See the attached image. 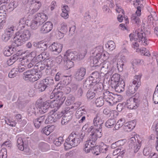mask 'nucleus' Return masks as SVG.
<instances>
[{
	"label": "nucleus",
	"instance_id": "052dcab7",
	"mask_svg": "<svg viewBox=\"0 0 158 158\" xmlns=\"http://www.w3.org/2000/svg\"><path fill=\"white\" fill-rule=\"evenodd\" d=\"M33 122L35 127L37 128H39L41 126L43 125L42 123H40V121L37 118L34 119L33 120Z\"/></svg>",
	"mask_w": 158,
	"mask_h": 158
},
{
	"label": "nucleus",
	"instance_id": "774afa93",
	"mask_svg": "<svg viewBox=\"0 0 158 158\" xmlns=\"http://www.w3.org/2000/svg\"><path fill=\"white\" fill-rule=\"evenodd\" d=\"M129 146L131 148H132V146H134V145H136L137 144L136 143V140L135 137H131L129 141Z\"/></svg>",
	"mask_w": 158,
	"mask_h": 158
},
{
	"label": "nucleus",
	"instance_id": "8fccbe9b",
	"mask_svg": "<svg viewBox=\"0 0 158 158\" xmlns=\"http://www.w3.org/2000/svg\"><path fill=\"white\" fill-rule=\"evenodd\" d=\"M19 75L18 68H13L10 71V78H13Z\"/></svg>",
	"mask_w": 158,
	"mask_h": 158
},
{
	"label": "nucleus",
	"instance_id": "79ce46f5",
	"mask_svg": "<svg viewBox=\"0 0 158 158\" xmlns=\"http://www.w3.org/2000/svg\"><path fill=\"white\" fill-rule=\"evenodd\" d=\"M75 100V98L71 94L69 95L67 100L65 102V104L67 106H69L73 103Z\"/></svg>",
	"mask_w": 158,
	"mask_h": 158
},
{
	"label": "nucleus",
	"instance_id": "a878e982",
	"mask_svg": "<svg viewBox=\"0 0 158 158\" xmlns=\"http://www.w3.org/2000/svg\"><path fill=\"white\" fill-rule=\"evenodd\" d=\"M91 140H87L86 141L85 144V147L84 150L86 153H88L90 152V151H92L93 148L96 145L91 142Z\"/></svg>",
	"mask_w": 158,
	"mask_h": 158
},
{
	"label": "nucleus",
	"instance_id": "4d7b16f0",
	"mask_svg": "<svg viewBox=\"0 0 158 158\" xmlns=\"http://www.w3.org/2000/svg\"><path fill=\"white\" fill-rule=\"evenodd\" d=\"M76 56L75 57V60H80L82 59L85 57V54L83 53V54L81 53H77L75 55Z\"/></svg>",
	"mask_w": 158,
	"mask_h": 158
},
{
	"label": "nucleus",
	"instance_id": "338daca9",
	"mask_svg": "<svg viewBox=\"0 0 158 158\" xmlns=\"http://www.w3.org/2000/svg\"><path fill=\"white\" fill-rule=\"evenodd\" d=\"M108 64L109 63L107 62L103 64L101 68V70L107 72L109 68Z\"/></svg>",
	"mask_w": 158,
	"mask_h": 158
},
{
	"label": "nucleus",
	"instance_id": "2f4dec72",
	"mask_svg": "<svg viewBox=\"0 0 158 158\" xmlns=\"http://www.w3.org/2000/svg\"><path fill=\"white\" fill-rule=\"evenodd\" d=\"M39 149L43 152H46L50 149V146L47 143L41 142L39 144Z\"/></svg>",
	"mask_w": 158,
	"mask_h": 158
},
{
	"label": "nucleus",
	"instance_id": "bb28decb",
	"mask_svg": "<svg viewBox=\"0 0 158 158\" xmlns=\"http://www.w3.org/2000/svg\"><path fill=\"white\" fill-rule=\"evenodd\" d=\"M143 32H137V33H136V32L134 36H135V37L136 38V39H134V40H138V41L140 42L141 41H142V39H143V40L144 41L143 43L144 44H143V45H144L145 46L148 45L147 43V39L145 37H143Z\"/></svg>",
	"mask_w": 158,
	"mask_h": 158
},
{
	"label": "nucleus",
	"instance_id": "f704fd0d",
	"mask_svg": "<svg viewBox=\"0 0 158 158\" xmlns=\"http://www.w3.org/2000/svg\"><path fill=\"white\" fill-rule=\"evenodd\" d=\"M64 68L66 70H68L73 67L74 66L73 60H64Z\"/></svg>",
	"mask_w": 158,
	"mask_h": 158
},
{
	"label": "nucleus",
	"instance_id": "473e14b6",
	"mask_svg": "<svg viewBox=\"0 0 158 158\" xmlns=\"http://www.w3.org/2000/svg\"><path fill=\"white\" fill-rule=\"evenodd\" d=\"M48 47V44L44 43H40L38 46L37 49H36V52H46L45 51L47 50Z\"/></svg>",
	"mask_w": 158,
	"mask_h": 158
},
{
	"label": "nucleus",
	"instance_id": "f3484780",
	"mask_svg": "<svg viewBox=\"0 0 158 158\" xmlns=\"http://www.w3.org/2000/svg\"><path fill=\"white\" fill-rule=\"evenodd\" d=\"M139 87L136 85L131 83H130L127 87V89L126 92V95L128 96L132 95L138 89Z\"/></svg>",
	"mask_w": 158,
	"mask_h": 158
},
{
	"label": "nucleus",
	"instance_id": "20e7f679",
	"mask_svg": "<svg viewBox=\"0 0 158 158\" xmlns=\"http://www.w3.org/2000/svg\"><path fill=\"white\" fill-rule=\"evenodd\" d=\"M101 76L100 73L98 71L93 72L90 76L88 77L83 83V86L89 87L91 84L101 83Z\"/></svg>",
	"mask_w": 158,
	"mask_h": 158
},
{
	"label": "nucleus",
	"instance_id": "f8f14e48",
	"mask_svg": "<svg viewBox=\"0 0 158 158\" xmlns=\"http://www.w3.org/2000/svg\"><path fill=\"white\" fill-rule=\"evenodd\" d=\"M102 97L106 102L111 104V102L113 101L114 99L117 96L113 93L110 92L109 91L104 90L103 93Z\"/></svg>",
	"mask_w": 158,
	"mask_h": 158
},
{
	"label": "nucleus",
	"instance_id": "603ef678",
	"mask_svg": "<svg viewBox=\"0 0 158 158\" xmlns=\"http://www.w3.org/2000/svg\"><path fill=\"white\" fill-rule=\"evenodd\" d=\"M52 128V127H45L43 128L42 130L41 131V132L42 133H44L46 135H48L50 134L52 131H51Z\"/></svg>",
	"mask_w": 158,
	"mask_h": 158
},
{
	"label": "nucleus",
	"instance_id": "f03ea898",
	"mask_svg": "<svg viewBox=\"0 0 158 158\" xmlns=\"http://www.w3.org/2000/svg\"><path fill=\"white\" fill-rule=\"evenodd\" d=\"M47 19V16L44 13H38L35 15L34 19L31 21L30 26L32 29H36L42 24Z\"/></svg>",
	"mask_w": 158,
	"mask_h": 158
},
{
	"label": "nucleus",
	"instance_id": "cd10ccee",
	"mask_svg": "<svg viewBox=\"0 0 158 158\" xmlns=\"http://www.w3.org/2000/svg\"><path fill=\"white\" fill-rule=\"evenodd\" d=\"M34 69L35 71L36 72L37 74H40V73L41 74L42 77V74L41 72L45 69H47V67L46 65H45L44 62L43 63L41 64L40 65H35Z\"/></svg>",
	"mask_w": 158,
	"mask_h": 158
},
{
	"label": "nucleus",
	"instance_id": "5fc2aeb1",
	"mask_svg": "<svg viewBox=\"0 0 158 158\" xmlns=\"http://www.w3.org/2000/svg\"><path fill=\"white\" fill-rule=\"evenodd\" d=\"M99 60L94 57L91 60L90 64L92 66H96L98 65Z\"/></svg>",
	"mask_w": 158,
	"mask_h": 158
},
{
	"label": "nucleus",
	"instance_id": "423d86ee",
	"mask_svg": "<svg viewBox=\"0 0 158 158\" xmlns=\"http://www.w3.org/2000/svg\"><path fill=\"white\" fill-rule=\"evenodd\" d=\"M140 99L139 97L134 96L130 98L127 101V107L131 109H135L139 106Z\"/></svg>",
	"mask_w": 158,
	"mask_h": 158
},
{
	"label": "nucleus",
	"instance_id": "c756f323",
	"mask_svg": "<svg viewBox=\"0 0 158 158\" xmlns=\"http://www.w3.org/2000/svg\"><path fill=\"white\" fill-rule=\"evenodd\" d=\"M35 88L40 92L44 91L47 88L44 82L42 81L40 82H37L35 85Z\"/></svg>",
	"mask_w": 158,
	"mask_h": 158
},
{
	"label": "nucleus",
	"instance_id": "680f3d73",
	"mask_svg": "<svg viewBox=\"0 0 158 158\" xmlns=\"http://www.w3.org/2000/svg\"><path fill=\"white\" fill-rule=\"evenodd\" d=\"M7 152L6 149H2L0 151V158H7Z\"/></svg>",
	"mask_w": 158,
	"mask_h": 158
},
{
	"label": "nucleus",
	"instance_id": "ea45409f",
	"mask_svg": "<svg viewBox=\"0 0 158 158\" xmlns=\"http://www.w3.org/2000/svg\"><path fill=\"white\" fill-rule=\"evenodd\" d=\"M131 21L133 24L138 25L140 22V20L138 16L136 15L132 14L131 17Z\"/></svg>",
	"mask_w": 158,
	"mask_h": 158
},
{
	"label": "nucleus",
	"instance_id": "13d9d810",
	"mask_svg": "<svg viewBox=\"0 0 158 158\" xmlns=\"http://www.w3.org/2000/svg\"><path fill=\"white\" fill-rule=\"evenodd\" d=\"M117 67L119 71L121 72L123 69V66L124 65V61H118L117 64Z\"/></svg>",
	"mask_w": 158,
	"mask_h": 158
},
{
	"label": "nucleus",
	"instance_id": "6ab92c4d",
	"mask_svg": "<svg viewBox=\"0 0 158 158\" xmlns=\"http://www.w3.org/2000/svg\"><path fill=\"white\" fill-rule=\"evenodd\" d=\"M46 86L47 89H49V90L52 89V86L54 84V81L52 77H48L42 80Z\"/></svg>",
	"mask_w": 158,
	"mask_h": 158
},
{
	"label": "nucleus",
	"instance_id": "37998d69",
	"mask_svg": "<svg viewBox=\"0 0 158 158\" xmlns=\"http://www.w3.org/2000/svg\"><path fill=\"white\" fill-rule=\"evenodd\" d=\"M34 105H31L27 107V112L29 116H31L34 114Z\"/></svg>",
	"mask_w": 158,
	"mask_h": 158
},
{
	"label": "nucleus",
	"instance_id": "0eeeda50",
	"mask_svg": "<svg viewBox=\"0 0 158 158\" xmlns=\"http://www.w3.org/2000/svg\"><path fill=\"white\" fill-rule=\"evenodd\" d=\"M56 99L55 100H53L50 101V103H53L55 102L53 106L56 107L57 109L59 108L64 103L65 99V96H63L62 92L58 91V90L56 91Z\"/></svg>",
	"mask_w": 158,
	"mask_h": 158
},
{
	"label": "nucleus",
	"instance_id": "f257e3e1",
	"mask_svg": "<svg viewBox=\"0 0 158 158\" xmlns=\"http://www.w3.org/2000/svg\"><path fill=\"white\" fill-rule=\"evenodd\" d=\"M17 30L16 26L12 25L10 27V34L15 32V35H12L10 38L13 39L12 41L17 46H19L30 39L31 33L30 31L27 30L21 31L18 33L16 32Z\"/></svg>",
	"mask_w": 158,
	"mask_h": 158
},
{
	"label": "nucleus",
	"instance_id": "dca6fc26",
	"mask_svg": "<svg viewBox=\"0 0 158 158\" xmlns=\"http://www.w3.org/2000/svg\"><path fill=\"white\" fill-rule=\"evenodd\" d=\"M53 27V25L51 22H47L41 27L40 31L43 33H47L51 31Z\"/></svg>",
	"mask_w": 158,
	"mask_h": 158
},
{
	"label": "nucleus",
	"instance_id": "4c0bfd02",
	"mask_svg": "<svg viewBox=\"0 0 158 158\" xmlns=\"http://www.w3.org/2000/svg\"><path fill=\"white\" fill-rule=\"evenodd\" d=\"M141 76V75H135L134 80L133 81L132 83L135 85H136L138 86L139 87L141 85V84L140 79Z\"/></svg>",
	"mask_w": 158,
	"mask_h": 158
},
{
	"label": "nucleus",
	"instance_id": "e2e57ef3",
	"mask_svg": "<svg viewBox=\"0 0 158 158\" xmlns=\"http://www.w3.org/2000/svg\"><path fill=\"white\" fill-rule=\"evenodd\" d=\"M60 26L61 27L60 29V32L63 34H65L68 31L66 25L64 24H61Z\"/></svg>",
	"mask_w": 158,
	"mask_h": 158
},
{
	"label": "nucleus",
	"instance_id": "c9c22d12",
	"mask_svg": "<svg viewBox=\"0 0 158 158\" xmlns=\"http://www.w3.org/2000/svg\"><path fill=\"white\" fill-rule=\"evenodd\" d=\"M10 37V28L6 29L4 34L2 36V40L4 41H7Z\"/></svg>",
	"mask_w": 158,
	"mask_h": 158
},
{
	"label": "nucleus",
	"instance_id": "2eb2a0df",
	"mask_svg": "<svg viewBox=\"0 0 158 158\" xmlns=\"http://www.w3.org/2000/svg\"><path fill=\"white\" fill-rule=\"evenodd\" d=\"M71 78L69 76H64L61 79L60 82L57 84L56 87L57 89H62V88L65 86L70 82Z\"/></svg>",
	"mask_w": 158,
	"mask_h": 158
},
{
	"label": "nucleus",
	"instance_id": "c03bdc74",
	"mask_svg": "<svg viewBox=\"0 0 158 158\" xmlns=\"http://www.w3.org/2000/svg\"><path fill=\"white\" fill-rule=\"evenodd\" d=\"M96 95L95 92L93 91V89L88 90L87 94L86 97L88 99H92Z\"/></svg>",
	"mask_w": 158,
	"mask_h": 158
},
{
	"label": "nucleus",
	"instance_id": "69168bd1",
	"mask_svg": "<svg viewBox=\"0 0 158 158\" xmlns=\"http://www.w3.org/2000/svg\"><path fill=\"white\" fill-rule=\"evenodd\" d=\"M53 122H55L51 114L48 116L45 121V123L46 124L51 123Z\"/></svg>",
	"mask_w": 158,
	"mask_h": 158
},
{
	"label": "nucleus",
	"instance_id": "de8ad7c7",
	"mask_svg": "<svg viewBox=\"0 0 158 158\" xmlns=\"http://www.w3.org/2000/svg\"><path fill=\"white\" fill-rule=\"evenodd\" d=\"M36 58L34 57L33 59L31 60V62L28 64L27 63L25 64V67H27L29 68H31L32 66H33L35 64V63L38 62V60H36Z\"/></svg>",
	"mask_w": 158,
	"mask_h": 158
},
{
	"label": "nucleus",
	"instance_id": "4be33fe9",
	"mask_svg": "<svg viewBox=\"0 0 158 158\" xmlns=\"http://www.w3.org/2000/svg\"><path fill=\"white\" fill-rule=\"evenodd\" d=\"M76 53V51H72L70 50H68L64 54L63 59L74 61Z\"/></svg>",
	"mask_w": 158,
	"mask_h": 158
},
{
	"label": "nucleus",
	"instance_id": "9b49d317",
	"mask_svg": "<svg viewBox=\"0 0 158 158\" xmlns=\"http://www.w3.org/2000/svg\"><path fill=\"white\" fill-rule=\"evenodd\" d=\"M13 39L11 38V41L12 44V46H10V50L11 49V52H10V63L12 62L14 63L16 60H17L18 55L17 52L19 51L16 44H15L13 42H12Z\"/></svg>",
	"mask_w": 158,
	"mask_h": 158
},
{
	"label": "nucleus",
	"instance_id": "0e129e2a",
	"mask_svg": "<svg viewBox=\"0 0 158 158\" xmlns=\"http://www.w3.org/2000/svg\"><path fill=\"white\" fill-rule=\"evenodd\" d=\"M100 153H106V152L108 150V148L106 145L104 143H102V145L101 144L99 145Z\"/></svg>",
	"mask_w": 158,
	"mask_h": 158
},
{
	"label": "nucleus",
	"instance_id": "412c9836",
	"mask_svg": "<svg viewBox=\"0 0 158 158\" xmlns=\"http://www.w3.org/2000/svg\"><path fill=\"white\" fill-rule=\"evenodd\" d=\"M104 121L101 119V117L97 114L93 120V124L95 127L98 129H102V126L103 124Z\"/></svg>",
	"mask_w": 158,
	"mask_h": 158
},
{
	"label": "nucleus",
	"instance_id": "a19ab883",
	"mask_svg": "<svg viewBox=\"0 0 158 158\" xmlns=\"http://www.w3.org/2000/svg\"><path fill=\"white\" fill-rule=\"evenodd\" d=\"M152 148L150 147H146L143 151V154L144 156H148V157L153 153Z\"/></svg>",
	"mask_w": 158,
	"mask_h": 158
},
{
	"label": "nucleus",
	"instance_id": "864d4df0",
	"mask_svg": "<svg viewBox=\"0 0 158 158\" xmlns=\"http://www.w3.org/2000/svg\"><path fill=\"white\" fill-rule=\"evenodd\" d=\"M93 153L95 154L96 155H98L100 153L99 146H94L91 151Z\"/></svg>",
	"mask_w": 158,
	"mask_h": 158
},
{
	"label": "nucleus",
	"instance_id": "7ed1b4c3",
	"mask_svg": "<svg viewBox=\"0 0 158 158\" xmlns=\"http://www.w3.org/2000/svg\"><path fill=\"white\" fill-rule=\"evenodd\" d=\"M79 144V139L78 136L73 133H71L66 140L64 143V146L65 150H68L77 146Z\"/></svg>",
	"mask_w": 158,
	"mask_h": 158
},
{
	"label": "nucleus",
	"instance_id": "09e8293b",
	"mask_svg": "<svg viewBox=\"0 0 158 158\" xmlns=\"http://www.w3.org/2000/svg\"><path fill=\"white\" fill-rule=\"evenodd\" d=\"M158 85L156 86L155 90L153 96V101L155 104H158V90H157Z\"/></svg>",
	"mask_w": 158,
	"mask_h": 158
},
{
	"label": "nucleus",
	"instance_id": "ddd939ff",
	"mask_svg": "<svg viewBox=\"0 0 158 158\" xmlns=\"http://www.w3.org/2000/svg\"><path fill=\"white\" fill-rule=\"evenodd\" d=\"M8 8H6V5H3L0 7V21L5 22L6 16L9 14Z\"/></svg>",
	"mask_w": 158,
	"mask_h": 158
},
{
	"label": "nucleus",
	"instance_id": "4468645a",
	"mask_svg": "<svg viewBox=\"0 0 158 158\" xmlns=\"http://www.w3.org/2000/svg\"><path fill=\"white\" fill-rule=\"evenodd\" d=\"M96 131H93L92 133L90 135V138L89 140H91V142L96 145V141L97 138H100L102 136V129H98Z\"/></svg>",
	"mask_w": 158,
	"mask_h": 158
},
{
	"label": "nucleus",
	"instance_id": "6e6552de",
	"mask_svg": "<svg viewBox=\"0 0 158 158\" xmlns=\"http://www.w3.org/2000/svg\"><path fill=\"white\" fill-rule=\"evenodd\" d=\"M62 48V44L54 43L49 46V48L52 55H57L61 52Z\"/></svg>",
	"mask_w": 158,
	"mask_h": 158
},
{
	"label": "nucleus",
	"instance_id": "72a5a7b5",
	"mask_svg": "<svg viewBox=\"0 0 158 158\" xmlns=\"http://www.w3.org/2000/svg\"><path fill=\"white\" fill-rule=\"evenodd\" d=\"M116 121L114 118L108 119L105 123V126L108 128H111L114 127Z\"/></svg>",
	"mask_w": 158,
	"mask_h": 158
},
{
	"label": "nucleus",
	"instance_id": "aec40b11",
	"mask_svg": "<svg viewBox=\"0 0 158 158\" xmlns=\"http://www.w3.org/2000/svg\"><path fill=\"white\" fill-rule=\"evenodd\" d=\"M17 146L18 148L25 152H28L29 149L26 145H24L22 139L21 137H19L17 140Z\"/></svg>",
	"mask_w": 158,
	"mask_h": 158
},
{
	"label": "nucleus",
	"instance_id": "49530a36",
	"mask_svg": "<svg viewBox=\"0 0 158 158\" xmlns=\"http://www.w3.org/2000/svg\"><path fill=\"white\" fill-rule=\"evenodd\" d=\"M34 114L35 116H40L43 114L39 106V105L35 104L34 106Z\"/></svg>",
	"mask_w": 158,
	"mask_h": 158
},
{
	"label": "nucleus",
	"instance_id": "3c124183",
	"mask_svg": "<svg viewBox=\"0 0 158 158\" xmlns=\"http://www.w3.org/2000/svg\"><path fill=\"white\" fill-rule=\"evenodd\" d=\"M63 138L62 137H60L54 140L53 143L56 146H60L62 142H63Z\"/></svg>",
	"mask_w": 158,
	"mask_h": 158
},
{
	"label": "nucleus",
	"instance_id": "1a4fd4ad",
	"mask_svg": "<svg viewBox=\"0 0 158 158\" xmlns=\"http://www.w3.org/2000/svg\"><path fill=\"white\" fill-rule=\"evenodd\" d=\"M94 91L96 95L99 96L103 94L104 92L103 84L102 83L91 84L89 86Z\"/></svg>",
	"mask_w": 158,
	"mask_h": 158
},
{
	"label": "nucleus",
	"instance_id": "393cba45",
	"mask_svg": "<svg viewBox=\"0 0 158 158\" xmlns=\"http://www.w3.org/2000/svg\"><path fill=\"white\" fill-rule=\"evenodd\" d=\"M50 113L55 122L63 115V114L62 113L57 111V110H56L55 109L52 110L50 112Z\"/></svg>",
	"mask_w": 158,
	"mask_h": 158
},
{
	"label": "nucleus",
	"instance_id": "39448f33",
	"mask_svg": "<svg viewBox=\"0 0 158 158\" xmlns=\"http://www.w3.org/2000/svg\"><path fill=\"white\" fill-rule=\"evenodd\" d=\"M41 74H37L34 68L29 69L23 73V78L25 81L35 82L41 77Z\"/></svg>",
	"mask_w": 158,
	"mask_h": 158
},
{
	"label": "nucleus",
	"instance_id": "bf43d9fd",
	"mask_svg": "<svg viewBox=\"0 0 158 158\" xmlns=\"http://www.w3.org/2000/svg\"><path fill=\"white\" fill-rule=\"evenodd\" d=\"M63 74L61 72H58L56 74L55 77V80L56 81H60L61 79L64 77Z\"/></svg>",
	"mask_w": 158,
	"mask_h": 158
},
{
	"label": "nucleus",
	"instance_id": "58836bf2",
	"mask_svg": "<svg viewBox=\"0 0 158 158\" xmlns=\"http://www.w3.org/2000/svg\"><path fill=\"white\" fill-rule=\"evenodd\" d=\"M106 47L109 49L110 51L113 50L115 48V44L114 42L112 40L108 41L107 44H105Z\"/></svg>",
	"mask_w": 158,
	"mask_h": 158
},
{
	"label": "nucleus",
	"instance_id": "a211bd4d",
	"mask_svg": "<svg viewBox=\"0 0 158 158\" xmlns=\"http://www.w3.org/2000/svg\"><path fill=\"white\" fill-rule=\"evenodd\" d=\"M115 86H112L111 87L115 89L116 92L120 93L124 90V88L125 84L124 81L123 79H121L117 83Z\"/></svg>",
	"mask_w": 158,
	"mask_h": 158
},
{
	"label": "nucleus",
	"instance_id": "e433bc0d",
	"mask_svg": "<svg viewBox=\"0 0 158 158\" xmlns=\"http://www.w3.org/2000/svg\"><path fill=\"white\" fill-rule=\"evenodd\" d=\"M45 65L47 67V69H49L52 67L55 64V62L52 60H49L48 58L46 59L44 62Z\"/></svg>",
	"mask_w": 158,
	"mask_h": 158
},
{
	"label": "nucleus",
	"instance_id": "b1692460",
	"mask_svg": "<svg viewBox=\"0 0 158 158\" xmlns=\"http://www.w3.org/2000/svg\"><path fill=\"white\" fill-rule=\"evenodd\" d=\"M50 102H46L39 104L40 108V110H41V111L43 114L48 111L50 106Z\"/></svg>",
	"mask_w": 158,
	"mask_h": 158
},
{
	"label": "nucleus",
	"instance_id": "a18cd8bd",
	"mask_svg": "<svg viewBox=\"0 0 158 158\" xmlns=\"http://www.w3.org/2000/svg\"><path fill=\"white\" fill-rule=\"evenodd\" d=\"M95 103L97 107H101L103 106L104 104V101L102 97H100L97 98Z\"/></svg>",
	"mask_w": 158,
	"mask_h": 158
},
{
	"label": "nucleus",
	"instance_id": "c85d7f7f",
	"mask_svg": "<svg viewBox=\"0 0 158 158\" xmlns=\"http://www.w3.org/2000/svg\"><path fill=\"white\" fill-rule=\"evenodd\" d=\"M135 125L136 123L135 122L133 121H132L129 122L125 123L123 126V128L127 130V131L129 130V131H131V130L134 128Z\"/></svg>",
	"mask_w": 158,
	"mask_h": 158
},
{
	"label": "nucleus",
	"instance_id": "6e6d98bb",
	"mask_svg": "<svg viewBox=\"0 0 158 158\" xmlns=\"http://www.w3.org/2000/svg\"><path fill=\"white\" fill-rule=\"evenodd\" d=\"M98 48L99 47H97V49L95 50L96 56L95 57L99 60L102 57V50L101 49L100 51H99L98 50Z\"/></svg>",
	"mask_w": 158,
	"mask_h": 158
},
{
	"label": "nucleus",
	"instance_id": "7c9ffc66",
	"mask_svg": "<svg viewBox=\"0 0 158 158\" xmlns=\"http://www.w3.org/2000/svg\"><path fill=\"white\" fill-rule=\"evenodd\" d=\"M40 54L38 55L37 56H36L37 54H36L35 55L34 57H35L36 58V60H38V62L39 61H42L46 59V58L48 57L49 56V54L48 53H47V52H40Z\"/></svg>",
	"mask_w": 158,
	"mask_h": 158
},
{
	"label": "nucleus",
	"instance_id": "9d476101",
	"mask_svg": "<svg viewBox=\"0 0 158 158\" xmlns=\"http://www.w3.org/2000/svg\"><path fill=\"white\" fill-rule=\"evenodd\" d=\"M86 73V69L84 67H81L75 72L74 75V78L77 81H81L84 78Z\"/></svg>",
	"mask_w": 158,
	"mask_h": 158
},
{
	"label": "nucleus",
	"instance_id": "5701e85b",
	"mask_svg": "<svg viewBox=\"0 0 158 158\" xmlns=\"http://www.w3.org/2000/svg\"><path fill=\"white\" fill-rule=\"evenodd\" d=\"M121 79H123L122 78H121L120 77V75L118 73L114 74L111 77V81H110V85L112 86H115L116 85V84L118 82L120 81H121Z\"/></svg>",
	"mask_w": 158,
	"mask_h": 158
}]
</instances>
